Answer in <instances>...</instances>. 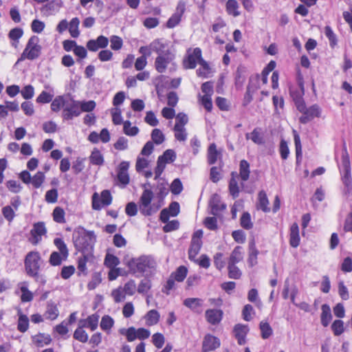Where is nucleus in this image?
Masks as SVG:
<instances>
[{
  "instance_id": "obj_9",
  "label": "nucleus",
  "mask_w": 352,
  "mask_h": 352,
  "mask_svg": "<svg viewBox=\"0 0 352 352\" xmlns=\"http://www.w3.org/2000/svg\"><path fill=\"white\" fill-rule=\"evenodd\" d=\"M190 51V49L187 51L188 54L183 60V66L186 69H195L202 58V52L199 47L194 48L191 53H189Z\"/></svg>"
},
{
  "instance_id": "obj_46",
  "label": "nucleus",
  "mask_w": 352,
  "mask_h": 352,
  "mask_svg": "<svg viewBox=\"0 0 352 352\" xmlns=\"http://www.w3.org/2000/svg\"><path fill=\"white\" fill-rule=\"evenodd\" d=\"M261 338L268 339L273 333V330L267 322H261L259 324Z\"/></svg>"
},
{
  "instance_id": "obj_45",
  "label": "nucleus",
  "mask_w": 352,
  "mask_h": 352,
  "mask_svg": "<svg viewBox=\"0 0 352 352\" xmlns=\"http://www.w3.org/2000/svg\"><path fill=\"white\" fill-rule=\"evenodd\" d=\"M99 316L97 314H94L89 316L82 327L89 328L91 331H94L97 329L98 325Z\"/></svg>"
},
{
  "instance_id": "obj_5",
  "label": "nucleus",
  "mask_w": 352,
  "mask_h": 352,
  "mask_svg": "<svg viewBox=\"0 0 352 352\" xmlns=\"http://www.w3.org/2000/svg\"><path fill=\"white\" fill-rule=\"evenodd\" d=\"M341 180L344 186V192L349 194L352 190L351 169L349 157L346 150L342 153L341 162L338 164Z\"/></svg>"
},
{
  "instance_id": "obj_55",
  "label": "nucleus",
  "mask_w": 352,
  "mask_h": 352,
  "mask_svg": "<svg viewBox=\"0 0 352 352\" xmlns=\"http://www.w3.org/2000/svg\"><path fill=\"white\" fill-rule=\"evenodd\" d=\"M104 265L106 267L113 269L119 265V258L114 254H107L104 258Z\"/></svg>"
},
{
  "instance_id": "obj_25",
  "label": "nucleus",
  "mask_w": 352,
  "mask_h": 352,
  "mask_svg": "<svg viewBox=\"0 0 352 352\" xmlns=\"http://www.w3.org/2000/svg\"><path fill=\"white\" fill-rule=\"evenodd\" d=\"M32 341L36 346L41 348L43 347L45 345H49L52 340L50 335L44 333H38L32 336Z\"/></svg>"
},
{
  "instance_id": "obj_39",
  "label": "nucleus",
  "mask_w": 352,
  "mask_h": 352,
  "mask_svg": "<svg viewBox=\"0 0 352 352\" xmlns=\"http://www.w3.org/2000/svg\"><path fill=\"white\" fill-rule=\"evenodd\" d=\"M80 23V20L78 17L73 18L69 23H68L69 32L70 35L73 38H77L80 35V31L78 30V26Z\"/></svg>"
},
{
  "instance_id": "obj_33",
  "label": "nucleus",
  "mask_w": 352,
  "mask_h": 352,
  "mask_svg": "<svg viewBox=\"0 0 352 352\" xmlns=\"http://www.w3.org/2000/svg\"><path fill=\"white\" fill-rule=\"evenodd\" d=\"M51 102V109L54 112H58L61 108L63 109L67 103L64 96H58Z\"/></svg>"
},
{
  "instance_id": "obj_42",
  "label": "nucleus",
  "mask_w": 352,
  "mask_h": 352,
  "mask_svg": "<svg viewBox=\"0 0 352 352\" xmlns=\"http://www.w3.org/2000/svg\"><path fill=\"white\" fill-rule=\"evenodd\" d=\"M239 4L236 0H228L226 5V12L228 14L234 16H238L240 15V12L238 11Z\"/></svg>"
},
{
  "instance_id": "obj_31",
  "label": "nucleus",
  "mask_w": 352,
  "mask_h": 352,
  "mask_svg": "<svg viewBox=\"0 0 352 352\" xmlns=\"http://www.w3.org/2000/svg\"><path fill=\"white\" fill-rule=\"evenodd\" d=\"M77 103H78V105L79 107V109H80V111L81 113L82 112L91 113L95 109V108L96 107V102L92 100H77Z\"/></svg>"
},
{
  "instance_id": "obj_14",
  "label": "nucleus",
  "mask_w": 352,
  "mask_h": 352,
  "mask_svg": "<svg viewBox=\"0 0 352 352\" xmlns=\"http://www.w3.org/2000/svg\"><path fill=\"white\" fill-rule=\"evenodd\" d=\"M294 140L296 150L295 171L300 173L302 170V151L300 136L296 131H294Z\"/></svg>"
},
{
  "instance_id": "obj_11",
  "label": "nucleus",
  "mask_w": 352,
  "mask_h": 352,
  "mask_svg": "<svg viewBox=\"0 0 352 352\" xmlns=\"http://www.w3.org/2000/svg\"><path fill=\"white\" fill-rule=\"evenodd\" d=\"M129 162L126 161L121 162L118 166L116 182L122 188H125L129 184Z\"/></svg>"
},
{
  "instance_id": "obj_40",
  "label": "nucleus",
  "mask_w": 352,
  "mask_h": 352,
  "mask_svg": "<svg viewBox=\"0 0 352 352\" xmlns=\"http://www.w3.org/2000/svg\"><path fill=\"white\" fill-rule=\"evenodd\" d=\"M144 277L145 278L140 282L137 288L138 292L140 294H145L148 293L152 287L151 280L149 279L150 276Z\"/></svg>"
},
{
  "instance_id": "obj_24",
  "label": "nucleus",
  "mask_w": 352,
  "mask_h": 352,
  "mask_svg": "<svg viewBox=\"0 0 352 352\" xmlns=\"http://www.w3.org/2000/svg\"><path fill=\"white\" fill-rule=\"evenodd\" d=\"M230 175L231 177L228 183L229 193L232 196V199H236L239 196L240 192V188L236 181L238 174L236 172L233 171L231 173Z\"/></svg>"
},
{
  "instance_id": "obj_64",
  "label": "nucleus",
  "mask_w": 352,
  "mask_h": 352,
  "mask_svg": "<svg viewBox=\"0 0 352 352\" xmlns=\"http://www.w3.org/2000/svg\"><path fill=\"white\" fill-rule=\"evenodd\" d=\"M109 41L111 43L110 47L112 50L117 51L122 48L123 45L122 39L116 35H113L110 37Z\"/></svg>"
},
{
  "instance_id": "obj_61",
  "label": "nucleus",
  "mask_w": 352,
  "mask_h": 352,
  "mask_svg": "<svg viewBox=\"0 0 352 352\" xmlns=\"http://www.w3.org/2000/svg\"><path fill=\"white\" fill-rule=\"evenodd\" d=\"M183 184L180 179L175 178L173 179L170 186V190L173 195H177L183 190Z\"/></svg>"
},
{
  "instance_id": "obj_18",
  "label": "nucleus",
  "mask_w": 352,
  "mask_h": 352,
  "mask_svg": "<svg viewBox=\"0 0 352 352\" xmlns=\"http://www.w3.org/2000/svg\"><path fill=\"white\" fill-rule=\"evenodd\" d=\"M249 331L247 324H236L233 328V333L237 343L239 345H243L246 342V336Z\"/></svg>"
},
{
  "instance_id": "obj_26",
  "label": "nucleus",
  "mask_w": 352,
  "mask_h": 352,
  "mask_svg": "<svg viewBox=\"0 0 352 352\" xmlns=\"http://www.w3.org/2000/svg\"><path fill=\"white\" fill-rule=\"evenodd\" d=\"M259 251L256 247L254 239H252L249 242V254L248 263L250 267H253L257 264V257Z\"/></svg>"
},
{
  "instance_id": "obj_48",
  "label": "nucleus",
  "mask_w": 352,
  "mask_h": 352,
  "mask_svg": "<svg viewBox=\"0 0 352 352\" xmlns=\"http://www.w3.org/2000/svg\"><path fill=\"white\" fill-rule=\"evenodd\" d=\"M278 151L283 160H286L288 158L290 151L288 146V143L284 138L280 139Z\"/></svg>"
},
{
  "instance_id": "obj_54",
  "label": "nucleus",
  "mask_w": 352,
  "mask_h": 352,
  "mask_svg": "<svg viewBox=\"0 0 352 352\" xmlns=\"http://www.w3.org/2000/svg\"><path fill=\"white\" fill-rule=\"evenodd\" d=\"M54 96V93H50L46 91H43L38 96V97L36 99V101L37 103L39 104H47L52 100Z\"/></svg>"
},
{
  "instance_id": "obj_28",
  "label": "nucleus",
  "mask_w": 352,
  "mask_h": 352,
  "mask_svg": "<svg viewBox=\"0 0 352 352\" xmlns=\"http://www.w3.org/2000/svg\"><path fill=\"white\" fill-rule=\"evenodd\" d=\"M258 204L257 208L264 212H270V208L268 207L269 200L266 192L264 190L259 191L258 194Z\"/></svg>"
},
{
  "instance_id": "obj_8",
  "label": "nucleus",
  "mask_w": 352,
  "mask_h": 352,
  "mask_svg": "<svg viewBox=\"0 0 352 352\" xmlns=\"http://www.w3.org/2000/svg\"><path fill=\"white\" fill-rule=\"evenodd\" d=\"M47 233V229L45 223L39 221L33 224L32 228L30 232L28 241L30 243L36 245L42 240V236Z\"/></svg>"
},
{
  "instance_id": "obj_38",
  "label": "nucleus",
  "mask_w": 352,
  "mask_h": 352,
  "mask_svg": "<svg viewBox=\"0 0 352 352\" xmlns=\"http://www.w3.org/2000/svg\"><path fill=\"white\" fill-rule=\"evenodd\" d=\"M54 244L59 250V253L63 256V258L67 259L69 256V251L66 243L62 238H55L54 239Z\"/></svg>"
},
{
  "instance_id": "obj_43",
  "label": "nucleus",
  "mask_w": 352,
  "mask_h": 352,
  "mask_svg": "<svg viewBox=\"0 0 352 352\" xmlns=\"http://www.w3.org/2000/svg\"><path fill=\"white\" fill-rule=\"evenodd\" d=\"M140 130L136 126H131V122L129 120H126L123 122V132L128 136H135L138 134Z\"/></svg>"
},
{
  "instance_id": "obj_34",
  "label": "nucleus",
  "mask_w": 352,
  "mask_h": 352,
  "mask_svg": "<svg viewBox=\"0 0 352 352\" xmlns=\"http://www.w3.org/2000/svg\"><path fill=\"white\" fill-rule=\"evenodd\" d=\"M160 313L156 309H151L148 311L145 315V319L148 326H153L157 324L160 321Z\"/></svg>"
},
{
  "instance_id": "obj_23",
  "label": "nucleus",
  "mask_w": 352,
  "mask_h": 352,
  "mask_svg": "<svg viewBox=\"0 0 352 352\" xmlns=\"http://www.w3.org/2000/svg\"><path fill=\"white\" fill-rule=\"evenodd\" d=\"M300 241L299 227L297 223H293L289 228V245L292 248H297Z\"/></svg>"
},
{
  "instance_id": "obj_16",
  "label": "nucleus",
  "mask_w": 352,
  "mask_h": 352,
  "mask_svg": "<svg viewBox=\"0 0 352 352\" xmlns=\"http://www.w3.org/2000/svg\"><path fill=\"white\" fill-rule=\"evenodd\" d=\"M221 346V341L219 338L207 333L204 336L202 341V349L209 351H213Z\"/></svg>"
},
{
  "instance_id": "obj_7",
  "label": "nucleus",
  "mask_w": 352,
  "mask_h": 352,
  "mask_svg": "<svg viewBox=\"0 0 352 352\" xmlns=\"http://www.w3.org/2000/svg\"><path fill=\"white\" fill-rule=\"evenodd\" d=\"M43 263V261L38 251L29 252L24 259L25 270L27 275L28 276H36Z\"/></svg>"
},
{
  "instance_id": "obj_44",
  "label": "nucleus",
  "mask_w": 352,
  "mask_h": 352,
  "mask_svg": "<svg viewBox=\"0 0 352 352\" xmlns=\"http://www.w3.org/2000/svg\"><path fill=\"white\" fill-rule=\"evenodd\" d=\"M241 226L247 230L253 228V223L252 222L251 215L248 212H244L240 218Z\"/></svg>"
},
{
  "instance_id": "obj_56",
  "label": "nucleus",
  "mask_w": 352,
  "mask_h": 352,
  "mask_svg": "<svg viewBox=\"0 0 352 352\" xmlns=\"http://www.w3.org/2000/svg\"><path fill=\"white\" fill-rule=\"evenodd\" d=\"M324 197L325 193L324 190L322 188H318L311 198L313 207L317 208V202L322 201L324 199Z\"/></svg>"
},
{
  "instance_id": "obj_52",
  "label": "nucleus",
  "mask_w": 352,
  "mask_h": 352,
  "mask_svg": "<svg viewBox=\"0 0 352 352\" xmlns=\"http://www.w3.org/2000/svg\"><path fill=\"white\" fill-rule=\"evenodd\" d=\"M199 64L201 65V67L197 69V76L199 77L207 78L210 69L209 64L203 58H201Z\"/></svg>"
},
{
  "instance_id": "obj_32",
  "label": "nucleus",
  "mask_w": 352,
  "mask_h": 352,
  "mask_svg": "<svg viewBox=\"0 0 352 352\" xmlns=\"http://www.w3.org/2000/svg\"><path fill=\"white\" fill-rule=\"evenodd\" d=\"M219 155L220 153L217 151L216 144L214 143H211L208 148L207 160L208 164H214Z\"/></svg>"
},
{
  "instance_id": "obj_30",
  "label": "nucleus",
  "mask_w": 352,
  "mask_h": 352,
  "mask_svg": "<svg viewBox=\"0 0 352 352\" xmlns=\"http://www.w3.org/2000/svg\"><path fill=\"white\" fill-rule=\"evenodd\" d=\"M59 314V311L56 304L52 300H49L47 302V307L45 315L47 318L52 320H55Z\"/></svg>"
},
{
  "instance_id": "obj_37",
  "label": "nucleus",
  "mask_w": 352,
  "mask_h": 352,
  "mask_svg": "<svg viewBox=\"0 0 352 352\" xmlns=\"http://www.w3.org/2000/svg\"><path fill=\"white\" fill-rule=\"evenodd\" d=\"M242 247L236 246L230 254L228 263L236 264L243 260Z\"/></svg>"
},
{
  "instance_id": "obj_21",
  "label": "nucleus",
  "mask_w": 352,
  "mask_h": 352,
  "mask_svg": "<svg viewBox=\"0 0 352 352\" xmlns=\"http://www.w3.org/2000/svg\"><path fill=\"white\" fill-rule=\"evenodd\" d=\"M94 255L93 254H82L81 256L78 258L77 269L78 270V276L80 274L83 275L87 274V263L88 262H93Z\"/></svg>"
},
{
  "instance_id": "obj_62",
  "label": "nucleus",
  "mask_w": 352,
  "mask_h": 352,
  "mask_svg": "<svg viewBox=\"0 0 352 352\" xmlns=\"http://www.w3.org/2000/svg\"><path fill=\"white\" fill-rule=\"evenodd\" d=\"M111 114L112 117V122L115 125H120L123 124L124 121H123L122 117V111L119 108H114L111 110Z\"/></svg>"
},
{
  "instance_id": "obj_22",
  "label": "nucleus",
  "mask_w": 352,
  "mask_h": 352,
  "mask_svg": "<svg viewBox=\"0 0 352 352\" xmlns=\"http://www.w3.org/2000/svg\"><path fill=\"white\" fill-rule=\"evenodd\" d=\"M247 74L248 69L245 66L240 65L236 68L234 74V85L236 89H242L246 80Z\"/></svg>"
},
{
  "instance_id": "obj_57",
  "label": "nucleus",
  "mask_w": 352,
  "mask_h": 352,
  "mask_svg": "<svg viewBox=\"0 0 352 352\" xmlns=\"http://www.w3.org/2000/svg\"><path fill=\"white\" fill-rule=\"evenodd\" d=\"M82 325L77 328L74 332V338L82 343L87 342L88 340V334L82 329Z\"/></svg>"
},
{
  "instance_id": "obj_58",
  "label": "nucleus",
  "mask_w": 352,
  "mask_h": 352,
  "mask_svg": "<svg viewBox=\"0 0 352 352\" xmlns=\"http://www.w3.org/2000/svg\"><path fill=\"white\" fill-rule=\"evenodd\" d=\"M65 260L60 253L54 251L50 256L49 263L52 266H58Z\"/></svg>"
},
{
  "instance_id": "obj_3",
  "label": "nucleus",
  "mask_w": 352,
  "mask_h": 352,
  "mask_svg": "<svg viewBox=\"0 0 352 352\" xmlns=\"http://www.w3.org/2000/svg\"><path fill=\"white\" fill-rule=\"evenodd\" d=\"M131 274L137 278L151 276L157 267V263L151 255H142L131 258L126 264Z\"/></svg>"
},
{
  "instance_id": "obj_35",
  "label": "nucleus",
  "mask_w": 352,
  "mask_h": 352,
  "mask_svg": "<svg viewBox=\"0 0 352 352\" xmlns=\"http://www.w3.org/2000/svg\"><path fill=\"white\" fill-rule=\"evenodd\" d=\"M29 327V318L28 317L22 314L21 310H19V319L17 322V329L21 333L27 331Z\"/></svg>"
},
{
  "instance_id": "obj_19",
  "label": "nucleus",
  "mask_w": 352,
  "mask_h": 352,
  "mask_svg": "<svg viewBox=\"0 0 352 352\" xmlns=\"http://www.w3.org/2000/svg\"><path fill=\"white\" fill-rule=\"evenodd\" d=\"M183 305L190 309L195 314H201L202 312V306L204 300L199 298H187L183 301Z\"/></svg>"
},
{
  "instance_id": "obj_60",
  "label": "nucleus",
  "mask_w": 352,
  "mask_h": 352,
  "mask_svg": "<svg viewBox=\"0 0 352 352\" xmlns=\"http://www.w3.org/2000/svg\"><path fill=\"white\" fill-rule=\"evenodd\" d=\"M331 330L336 336H340L344 331V322L341 320H336L331 324Z\"/></svg>"
},
{
  "instance_id": "obj_20",
  "label": "nucleus",
  "mask_w": 352,
  "mask_h": 352,
  "mask_svg": "<svg viewBox=\"0 0 352 352\" xmlns=\"http://www.w3.org/2000/svg\"><path fill=\"white\" fill-rule=\"evenodd\" d=\"M151 48L153 52H155L157 56H164L167 52H171L168 48V44L163 39L157 38L151 43Z\"/></svg>"
},
{
  "instance_id": "obj_4",
  "label": "nucleus",
  "mask_w": 352,
  "mask_h": 352,
  "mask_svg": "<svg viewBox=\"0 0 352 352\" xmlns=\"http://www.w3.org/2000/svg\"><path fill=\"white\" fill-rule=\"evenodd\" d=\"M296 80L298 87H290L289 92L297 110L303 114L300 118V122L305 124L308 122V107H307L303 98L305 95L304 78L299 67H296Z\"/></svg>"
},
{
  "instance_id": "obj_59",
  "label": "nucleus",
  "mask_w": 352,
  "mask_h": 352,
  "mask_svg": "<svg viewBox=\"0 0 352 352\" xmlns=\"http://www.w3.org/2000/svg\"><path fill=\"white\" fill-rule=\"evenodd\" d=\"M45 174L42 171H38L33 177H32L31 183L34 188H38L43 184L45 180Z\"/></svg>"
},
{
  "instance_id": "obj_2",
  "label": "nucleus",
  "mask_w": 352,
  "mask_h": 352,
  "mask_svg": "<svg viewBox=\"0 0 352 352\" xmlns=\"http://www.w3.org/2000/svg\"><path fill=\"white\" fill-rule=\"evenodd\" d=\"M72 240L75 248L81 254H93L96 243V235L94 231L87 230L79 226L72 234Z\"/></svg>"
},
{
  "instance_id": "obj_51",
  "label": "nucleus",
  "mask_w": 352,
  "mask_h": 352,
  "mask_svg": "<svg viewBox=\"0 0 352 352\" xmlns=\"http://www.w3.org/2000/svg\"><path fill=\"white\" fill-rule=\"evenodd\" d=\"M228 277L232 279H239L242 275L241 271L236 264L228 263Z\"/></svg>"
},
{
  "instance_id": "obj_41",
  "label": "nucleus",
  "mask_w": 352,
  "mask_h": 352,
  "mask_svg": "<svg viewBox=\"0 0 352 352\" xmlns=\"http://www.w3.org/2000/svg\"><path fill=\"white\" fill-rule=\"evenodd\" d=\"M188 274V269L184 265H181L177 268L175 272L171 274L172 278H173L177 282H182L186 277Z\"/></svg>"
},
{
  "instance_id": "obj_27",
  "label": "nucleus",
  "mask_w": 352,
  "mask_h": 352,
  "mask_svg": "<svg viewBox=\"0 0 352 352\" xmlns=\"http://www.w3.org/2000/svg\"><path fill=\"white\" fill-rule=\"evenodd\" d=\"M320 320L323 327H327L332 320V314L330 307L327 304H323L321 307Z\"/></svg>"
},
{
  "instance_id": "obj_13",
  "label": "nucleus",
  "mask_w": 352,
  "mask_h": 352,
  "mask_svg": "<svg viewBox=\"0 0 352 352\" xmlns=\"http://www.w3.org/2000/svg\"><path fill=\"white\" fill-rule=\"evenodd\" d=\"M109 43V38L100 35L96 39H90L87 42L86 47L90 52H97L99 49H105Z\"/></svg>"
},
{
  "instance_id": "obj_15",
  "label": "nucleus",
  "mask_w": 352,
  "mask_h": 352,
  "mask_svg": "<svg viewBox=\"0 0 352 352\" xmlns=\"http://www.w3.org/2000/svg\"><path fill=\"white\" fill-rule=\"evenodd\" d=\"M209 206L210 207V214L214 216L218 215L219 212L226 209V204L221 203V196L217 194H213L210 199Z\"/></svg>"
},
{
  "instance_id": "obj_50",
  "label": "nucleus",
  "mask_w": 352,
  "mask_h": 352,
  "mask_svg": "<svg viewBox=\"0 0 352 352\" xmlns=\"http://www.w3.org/2000/svg\"><path fill=\"white\" fill-rule=\"evenodd\" d=\"M65 214L64 210L60 206H56L52 212L53 219L58 223H64L65 222Z\"/></svg>"
},
{
  "instance_id": "obj_63",
  "label": "nucleus",
  "mask_w": 352,
  "mask_h": 352,
  "mask_svg": "<svg viewBox=\"0 0 352 352\" xmlns=\"http://www.w3.org/2000/svg\"><path fill=\"white\" fill-rule=\"evenodd\" d=\"M122 289L126 295L133 296L135 293L136 290V284L135 280L130 279L124 285Z\"/></svg>"
},
{
  "instance_id": "obj_12",
  "label": "nucleus",
  "mask_w": 352,
  "mask_h": 352,
  "mask_svg": "<svg viewBox=\"0 0 352 352\" xmlns=\"http://www.w3.org/2000/svg\"><path fill=\"white\" fill-rule=\"evenodd\" d=\"M175 59V54L167 52L164 56H157L155 60V68L159 73L165 72L168 65Z\"/></svg>"
},
{
  "instance_id": "obj_47",
  "label": "nucleus",
  "mask_w": 352,
  "mask_h": 352,
  "mask_svg": "<svg viewBox=\"0 0 352 352\" xmlns=\"http://www.w3.org/2000/svg\"><path fill=\"white\" fill-rule=\"evenodd\" d=\"M176 157V153L174 150L167 149L158 158L166 164H170L175 162Z\"/></svg>"
},
{
  "instance_id": "obj_17",
  "label": "nucleus",
  "mask_w": 352,
  "mask_h": 352,
  "mask_svg": "<svg viewBox=\"0 0 352 352\" xmlns=\"http://www.w3.org/2000/svg\"><path fill=\"white\" fill-rule=\"evenodd\" d=\"M206 321L212 325H217L223 317V311L219 309H208L205 312Z\"/></svg>"
},
{
  "instance_id": "obj_53",
  "label": "nucleus",
  "mask_w": 352,
  "mask_h": 352,
  "mask_svg": "<svg viewBox=\"0 0 352 352\" xmlns=\"http://www.w3.org/2000/svg\"><path fill=\"white\" fill-rule=\"evenodd\" d=\"M114 324L113 319L109 315H104L102 317L100 327L103 331L110 330Z\"/></svg>"
},
{
  "instance_id": "obj_10",
  "label": "nucleus",
  "mask_w": 352,
  "mask_h": 352,
  "mask_svg": "<svg viewBox=\"0 0 352 352\" xmlns=\"http://www.w3.org/2000/svg\"><path fill=\"white\" fill-rule=\"evenodd\" d=\"M81 114L77 100L71 98L62 111V118L64 121L72 120L74 118L80 116Z\"/></svg>"
},
{
  "instance_id": "obj_49",
  "label": "nucleus",
  "mask_w": 352,
  "mask_h": 352,
  "mask_svg": "<svg viewBox=\"0 0 352 352\" xmlns=\"http://www.w3.org/2000/svg\"><path fill=\"white\" fill-rule=\"evenodd\" d=\"M151 137L152 140L151 142L157 145L162 144L165 140V135L159 129H153Z\"/></svg>"
},
{
  "instance_id": "obj_36",
  "label": "nucleus",
  "mask_w": 352,
  "mask_h": 352,
  "mask_svg": "<svg viewBox=\"0 0 352 352\" xmlns=\"http://www.w3.org/2000/svg\"><path fill=\"white\" fill-rule=\"evenodd\" d=\"M90 163L93 165L102 166L104 164V157L101 152L96 148H94L89 156Z\"/></svg>"
},
{
  "instance_id": "obj_1",
  "label": "nucleus",
  "mask_w": 352,
  "mask_h": 352,
  "mask_svg": "<svg viewBox=\"0 0 352 352\" xmlns=\"http://www.w3.org/2000/svg\"><path fill=\"white\" fill-rule=\"evenodd\" d=\"M168 182L160 178L157 185V202H153L154 193L151 189H144L139 199V210L144 217H150L155 214L164 205V199L168 194Z\"/></svg>"
},
{
  "instance_id": "obj_29",
  "label": "nucleus",
  "mask_w": 352,
  "mask_h": 352,
  "mask_svg": "<svg viewBox=\"0 0 352 352\" xmlns=\"http://www.w3.org/2000/svg\"><path fill=\"white\" fill-rule=\"evenodd\" d=\"M250 163L245 160H242L239 163V174L238 177H240L243 182L248 180L250 174Z\"/></svg>"
},
{
  "instance_id": "obj_6",
  "label": "nucleus",
  "mask_w": 352,
  "mask_h": 352,
  "mask_svg": "<svg viewBox=\"0 0 352 352\" xmlns=\"http://www.w3.org/2000/svg\"><path fill=\"white\" fill-rule=\"evenodd\" d=\"M39 38L37 36H32L28 41L25 47L18 59L17 63L25 59L34 60L38 58L42 50V47L38 44Z\"/></svg>"
}]
</instances>
